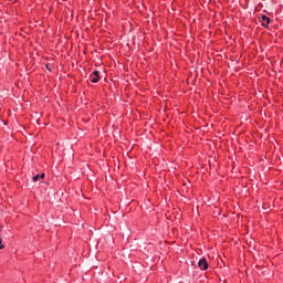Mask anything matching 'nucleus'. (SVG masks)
<instances>
[{"label":"nucleus","instance_id":"1","mask_svg":"<svg viewBox=\"0 0 283 283\" xmlns=\"http://www.w3.org/2000/svg\"><path fill=\"white\" fill-rule=\"evenodd\" d=\"M198 266L201 271H207V269H209V263L207 262V259L199 260Z\"/></svg>","mask_w":283,"mask_h":283},{"label":"nucleus","instance_id":"2","mask_svg":"<svg viewBox=\"0 0 283 283\" xmlns=\"http://www.w3.org/2000/svg\"><path fill=\"white\" fill-rule=\"evenodd\" d=\"M99 80H101V76H99L98 71H94V72L90 75V81H91V83H98Z\"/></svg>","mask_w":283,"mask_h":283},{"label":"nucleus","instance_id":"3","mask_svg":"<svg viewBox=\"0 0 283 283\" xmlns=\"http://www.w3.org/2000/svg\"><path fill=\"white\" fill-rule=\"evenodd\" d=\"M260 22H261V25H263L264 28H269L271 23V18L266 15H262Z\"/></svg>","mask_w":283,"mask_h":283},{"label":"nucleus","instance_id":"4","mask_svg":"<svg viewBox=\"0 0 283 283\" xmlns=\"http://www.w3.org/2000/svg\"><path fill=\"white\" fill-rule=\"evenodd\" d=\"M39 180H41V175H35L33 177V182H39Z\"/></svg>","mask_w":283,"mask_h":283},{"label":"nucleus","instance_id":"5","mask_svg":"<svg viewBox=\"0 0 283 283\" xmlns=\"http://www.w3.org/2000/svg\"><path fill=\"white\" fill-rule=\"evenodd\" d=\"M2 242V240L0 239V243ZM4 249V245L3 244H0V251Z\"/></svg>","mask_w":283,"mask_h":283},{"label":"nucleus","instance_id":"6","mask_svg":"<svg viewBox=\"0 0 283 283\" xmlns=\"http://www.w3.org/2000/svg\"><path fill=\"white\" fill-rule=\"evenodd\" d=\"M40 178L42 179L45 178V174L40 175Z\"/></svg>","mask_w":283,"mask_h":283}]
</instances>
